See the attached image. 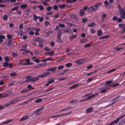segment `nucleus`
Instances as JSON below:
<instances>
[{"mask_svg": "<svg viewBox=\"0 0 125 125\" xmlns=\"http://www.w3.org/2000/svg\"><path fill=\"white\" fill-rule=\"evenodd\" d=\"M101 4V3L95 4L94 5L89 7L88 8V10L91 11H94L96 10L98 8L99 5Z\"/></svg>", "mask_w": 125, "mask_h": 125, "instance_id": "nucleus-1", "label": "nucleus"}, {"mask_svg": "<svg viewBox=\"0 0 125 125\" xmlns=\"http://www.w3.org/2000/svg\"><path fill=\"white\" fill-rule=\"evenodd\" d=\"M26 78L27 79L25 81V82H27L28 81L34 82L39 80L38 77H31L30 76H28L26 77Z\"/></svg>", "mask_w": 125, "mask_h": 125, "instance_id": "nucleus-2", "label": "nucleus"}, {"mask_svg": "<svg viewBox=\"0 0 125 125\" xmlns=\"http://www.w3.org/2000/svg\"><path fill=\"white\" fill-rule=\"evenodd\" d=\"M24 97V96H21L17 98L15 100L10 102V104L11 105L12 104H15L19 102L22 101V100L24 99L22 98Z\"/></svg>", "mask_w": 125, "mask_h": 125, "instance_id": "nucleus-3", "label": "nucleus"}, {"mask_svg": "<svg viewBox=\"0 0 125 125\" xmlns=\"http://www.w3.org/2000/svg\"><path fill=\"white\" fill-rule=\"evenodd\" d=\"M35 41L38 42L40 43H42L43 44H45L46 43V42L44 40L39 37H37L35 38Z\"/></svg>", "mask_w": 125, "mask_h": 125, "instance_id": "nucleus-4", "label": "nucleus"}, {"mask_svg": "<svg viewBox=\"0 0 125 125\" xmlns=\"http://www.w3.org/2000/svg\"><path fill=\"white\" fill-rule=\"evenodd\" d=\"M119 13L122 19H125V10L124 9L120 11H119Z\"/></svg>", "mask_w": 125, "mask_h": 125, "instance_id": "nucleus-5", "label": "nucleus"}, {"mask_svg": "<svg viewBox=\"0 0 125 125\" xmlns=\"http://www.w3.org/2000/svg\"><path fill=\"white\" fill-rule=\"evenodd\" d=\"M108 88V86H105L102 87L99 89L100 90V93H102L105 92L106 91V89Z\"/></svg>", "mask_w": 125, "mask_h": 125, "instance_id": "nucleus-6", "label": "nucleus"}, {"mask_svg": "<svg viewBox=\"0 0 125 125\" xmlns=\"http://www.w3.org/2000/svg\"><path fill=\"white\" fill-rule=\"evenodd\" d=\"M98 95V93L94 94L92 95L89 96L87 97L86 98L83 99V100H85V101H86L87 100L90 99H92L94 97L95 95Z\"/></svg>", "mask_w": 125, "mask_h": 125, "instance_id": "nucleus-7", "label": "nucleus"}, {"mask_svg": "<svg viewBox=\"0 0 125 125\" xmlns=\"http://www.w3.org/2000/svg\"><path fill=\"white\" fill-rule=\"evenodd\" d=\"M85 60L84 59H80L77 60L76 61L75 63L79 64H81L83 63Z\"/></svg>", "mask_w": 125, "mask_h": 125, "instance_id": "nucleus-8", "label": "nucleus"}, {"mask_svg": "<svg viewBox=\"0 0 125 125\" xmlns=\"http://www.w3.org/2000/svg\"><path fill=\"white\" fill-rule=\"evenodd\" d=\"M113 82L112 81H106L105 82V86H108V87H109L112 86V84L111 83Z\"/></svg>", "mask_w": 125, "mask_h": 125, "instance_id": "nucleus-9", "label": "nucleus"}, {"mask_svg": "<svg viewBox=\"0 0 125 125\" xmlns=\"http://www.w3.org/2000/svg\"><path fill=\"white\" fill-rule=\"evenodd\" d=\"M69 29L66 28L65 29H61L59 30L60 32H62V33H65L68 32L69 31Z\"/></svg>", "mask_w": 125, "mask_h": 125, "instance_id": "nucleus-10", "label": "nucleus"}, {"mask_svg": "<svg viewBox=\"0 0 125 125\" xmlns=\"http://www.w3.org/2000/svg\"><path fill=\"white\" fill-rule=\"evenodd\" d=\"M85 13V11L83 10H81L79 12V14L81 16H83Z\"/></svg>", "mask_w": 125, "mask_h": 125, "instance_id": "nucleus-11", "label": "nucleus"}, {"mask_svg": "<svg viewBox=\"0 0 125 125\" xmlns=\"http://www.w3.org/2000/svg\"><path fill=\"white\" fill-rule=\"evenodd\" d=\"M104 6L105 8H109V6L108 5L109 3L107 0L105 1L104 2Z\"/></svg>", "mask_w": 125, "mask_h": 125, "instance_id": "nucleus-12", "label": "nucleus"}, {"mask_svg": "<svg viewBox=\"0 0 125 125\" xmlns=\"http://www.w3.org/2000/svg\"><path fill=\"white\" fill-rule=\"evenodd\" d=\"M93 108L92 107H90L86 110V113H89L92 112L93 111Z\"/></svg>", "mask_w": 125, "mask_h": 125, "instance_id": "nucleus-13", "label": "nucleus"}, {"mask_svg": "<svg viewBox=\"0 0 125 125\" xmlns=\"http://www.w3.org/2000/svg\"><path fill=\"white\" fill-rule=\"evenodd\" d=\"M29 52H30L31 53V55H33V53L32 52H31V51L25 50V51H24L22 53H23V54H26L28 53Z\"/></svg>", "mask_w": 125, "mask_h": 125, "instance_id": "nucleus-14", "label": "nucleus"}, {"mask_svg": "<svg viewBox=\"0 0 125 125\" xmlns=\"http://www.w3.org/2000/svg\"><path fill=\"white\" fill-rule=\"evenodd\" d=\"M28 118V116H27L25 115L23 116L22 118L20 120L21 121H22L25 120Z\"/></svg>", "mask_w": 125, "mask_h": 125, "instance_id": "nucleus-15", "label": "nucleus"}, {"mask_svg": "<svg viewBox=\"0 0 125 125\" xmlns=\"http://www.w3.org/2000/svg\"><path fill=\"white\" fill-rule=\"evenodd\" d=\"M39 17H37L35 14H34L33 16V20L35 21L38 20Z\"/></svg>", "mask_w": 125, "mask_h": 125, "instance_id": "nucleus-16", "label": "nucleus"}, {"mask_svg": "<svg viewBox=\"0 0 125 125\" xmlns=\"http://www.w3.org/2000/svg\"><path fill=\"white\" fill-rule=\"evenodd\" d=\"M44 109V108L42 107L39 108L36 110L34 112L35 113H37L38 112Z\"/></svg>", "mask_w": 125, "mask_h": 125, "instance_id": "nucleus-17", "label": "nucleus"}, {"mask_svg": "<svg viewBox=\"0 0 125 125\" xmlns=\"http://www.w3.org/2000/svg\"><path fill=\"white\" fill-rule=\"evenodd\" d=\"M79 85V84H74L72 86H71L70 88V89H71V88H74L78 86Z\"/></svg>", "mask_w": 125, "mask_h": 125, "instance_id": "nucleus-18", "label": "nucleus"}, {"mask_svg": "<svg viewBox=\"0 0 125 125\" xmlns=\"http://www.w3.org/2000/svg\"><path fill=\"white\" fill-rule=\"evenodd\" d=\"M119 85V84L117 83H112V85L113 86V87H115Z\"/></svg>", "mask_w": 125, "mask_h": 125, "instance_id": "nucleus-19", "label": "nucleus"}, {"mask_svg": "<svg viewBox=\"0 0 125 125\" xmlns=\"http://www.w3.org/2000/svg\"><path fill=\"white\" fill-rule=\"evenodd\" d=\"M68 70L67 69L66 70H63V72H61V73H59L58 75H59L61 74V73L62 74H63L65 73H66L67 71Z\"/></svg>", "mask_w": 125, "mask_h": 125, "instance_id": "nucleus-20", "label": "nucleus"}, {"mask_svg": "<svg viewBox=\"0 0 125 125\" xmlns=\"http://www.w3.org/2000/svg\"><path fill=\"white\" fill-rule=\"evenodd\" d=\"M27 4H25L22 5L21 6V7L22 9H25L27 6Z\"/></svg>", "mask_w": 125, "mask_h": 125, "instance_id": "nucleus-21", "label": "nucleus"}, {"mask_svg": "<svg viewBox=\"0 0 125 125\" xmlns=\"http://www.w3.org/2000/svg\"><path fill=\"white\" fill-rule=\"evenodd\" d=\"M95 23L94 22H93L91 23L90 24L88 25L87 26L90 27H92L95 25Z\"/></svg>", "mask_w": 125, "mask_h": 125, "instance_id": "nucleus-22", "label": "nucleus"}, {"mask_svg": "<svg viewBox=\"0 0 125 125\" xmlns=\"http://www.w3.org/2000/svg\"><path fill=\"white\" fill-rule=\"evenodd\" d=\"M42 99L41 98H39L36 99L35 101V102L36 103H40L42 102Z\"/></svg>", "mask_w": 125, "mask_h": 125, "instance_id": "nucleus-23", "label": "nucleus"}, {"mask_svg": "<svg viewBox=\"0 0 125 125\" xmlns=\"http://www.w3.org/2000/svg\"><path fill=\"white\" fill-rule=\"evenodd\" d=\"M5 37V36L4 35L1 36L0 35V42H2V39H4Z\"/></svg>", "mask_w": 125, "mask_h": 125, "instance_id": "nucleus-24", "label": "nucleus"}, {"mask_svg": "<svg viewBox=\"0 0 125 125\" xmlns=\"http://www.w3.org/2000/svg\"><path fill=\"white\" fill-rule=\"evenodd\" d=\"M54 81V80L52 78H51L48 81V82L50 84L51 83H52Z\"/></svg>", "mask_w": 125, "mask_h": 125, "instance_id": "nucleus-25", "label": "nucleus"}, {"mask_svg": "<svg viewBox=\"0 0 125 125\" xmlns=\"http://www.w3.org/2000/svg\"><path fill=\"white\" fill-rule=\"evenodd\" d=\"M120 120L119 118L118 117L115 120L113 121L115 124H117L119 122Z\"/></svg>", "mask_w": 125, "mask_h": 125, "instance_id": "nucleus-26", "label": "nucleus"}, {"mask_svg": "<svg viewBox=\"0 0 125 125\" xmlns=\"http://www.w3.org/2000/svg\"><path fill=\"white\" fill-rule=\"evenodd\" d=\"M8 19V16L6 14L4 15L3 17V19L4 20L6 21Z\"/></svg>", "mask_w": 125, "mask_h": 125, "instance_id": "nucleus-27", "label": "nucleus"}, {"mask_svg": "<svg viewBox=\"0 0 125 125\" xmlns=\"http://www.w3.org/2000/svg\"><path fill=\"white\" fill-rule=\"evenodd\" d=\"M87 39H83L81 40L80 41L81 43H83L86 42H87Z\"/></svg>", "mask_w": 125, "mask_h": 125, "instance_id": "nucleus-28", "label": "nucleus"}, {"mask_svg": "<svg viewBox=\"0 0 125 125\" xmlns=\"http://www.w3.org/2000/svg\"><path fill=\"white\" fill-rule=\"evenodd\" d=\"M12 41L11 39L9 40L8 41V42L7 43V45L8 46H9L12 43Z\"/></svg>", "mask_w": 125, "mask_h": 125, "instance_id": "nucleus-29", "label": "nucleus"}, {"mask_svg": "<svg viewBox=\"0 0 125 125\" xmlns=\"http://www.w3.org/2000/svg\"><path fill=\"white\" fill-rule=\"evenodd\" d=\"M62 33V32H60V30H59V32L57 35V38H61Z\"/></svg>", "mask_w": 125, "mask_h": 125, "instance_id": "nucleus-30", "label": "nucleus"}, {"mask_svg": "<svg viewBox=\"0 0 125 125\" xmlns=\"http://www.w3.org/2000/svg\"><path fill=\"white\" fill-rule=\"evenodd\" d=\"M17 75V73L15 72L12 73L10 74V75L11 76L13 77L16 76Z\"/></svg>", "mask_w": 125, "mask_h": 125, "instance_id": "nucleus-31", "label": "nucleus"}, {"mask_svg": "<svg viewBox=\"0 0 125 125\" xmlns=\"http://www.w3.org/2000/svg\"><path fill=\"white\" fill-rule=\"evenodd\" d=\"M57 68V67H55L52 68H51V71L52 72H54L56 70Z\"/></svg>", "mask_w": 125, "mask_h": 125, "instance_id": "nucleus-32", "label": "nucleus"}, {"mask_svg": "<svg viewBox=\"0 0 125 125\" xmlns=\"http://www.w3.org/2000/svg\"><path fill=\"white\" fill-rule=\"evenodd\" d=\"M42 4L46 6H49L50 5L48 4L46 1H44L42 3Z\"/></svg>", "mask_w": 125, "mask_h": 125, "instance_id": "nucleus-33", "label": "nucleus"}, {"mask_svg": "<svg viewBox=\"0 0 125 125\" xmlns=\"http://www.w3.org/2000/svg\"><path fill=\"white\" fill-rule=\"evenodd\" d=\"M102 34V33L101 31L100 30H99L98 31V34L97 35L98 36H100Z\"/></svg>", "mask_w": 125, "mask_h": 125, "instance_id": "nucleus-34", "label": "nucleus"}, {"mask_svg": "<svg viewBox=\"0 0 125 125\" xmlns=\"http://www.w3.org/2000/svg\"><path fill=\"white\" fill-rule=\"evenodd\" d=\"M120 97V95H118L116 96L115 98H114L112 100V101H115L118 99V98H119Z\"/></svg>", "mask_w": 125, "mask_h": 125, "instance_id": "nucleus-35", "label": "nucleus"}, {"mask_svg": "<svg viewBox=\"0 0 125 125\" xmlns=\"http://www.w3.org/2000/svg\"><path fill=\"white\" fill-rule=\"evenodd\" d=\"M124 49V48H122V47H119L117 48V46H116L115 47V50H116L117 51H119L121 49Z\"/></svg>", "mask_w": 125, "mask_h": 125, "instance_id": "nucleus-36", "label": "nucleus"}, {"mask_svg": "<svg viewBox=\"0 0 125 125\" xmlns=\"http://www.w3.org/2000/svg\"><path fill=\"white\" fill-rule=\"evenodd\" d=\"M38 8H39L40 10H43V6L42 5L38 6Z\"/></svg>", "mask_w": 125, "mask_h": 125, "instance_id": "nucleus-37", "label": "nucleus"}, {"mask_svg": "<svg viewBox=\"0 0 125 125\" xmlns=\"http://www.w3.org/2000/svg\"><path fill=\"white\" fill-rule=\"evenodd\" d=\"M46 75L45 74V73H44V74H42L41 75H40L38 77L39 78V77L43 78H44V77H46Z\"/></svg>", "mask_w": 125, "mask_h": 125, "instance_id": "nucleus-38", "label": "nucleus"}, {"mask_svg": "<svg viewBox=\"0 0 125 125\" xmlns=\"http://www.w3.org/2000/svg\"><path fill=\"white\" fill-rule=\"evenodd\" d=\"M54 52L53 51H51V52H49V55L51 56H52L54 55Z\"/></svg>", "mask_w": 125, "mask_h": 125, "instance_id": "nucleus-39", "label": "nucleus"}, {"mask_svg": "<svg viewBox=\"0 0 125 125\" xmlns=\"http://www.w3.org/2000/svg\"><path fill=\"white\" fill-rule=\"evenodd\" d=\"M12 121V120H8L7 121H6L5 122H4L2 123V124H7L10 123V122H11Z\"/></svg>", "mask_w": 125, "mask_h": 125, "instance_id": "nucleus-40", "label": "nucleus"}, {"mask_svg": "<svg viewBox=\"0 0 125 125\" xmlns=\"http://www.w3.org/2000/svg\"><path fill=\"white\" fill-rule=\"evenodd\" d=\"M52 9V7H48L47 8V10L49 11H50V10Z\"/></svg>", "mask_w": 125, "mask_h": 125, "instance_id": "nucleus-41", "label": "nucleus"}, {"mask_svg": "<svg viewBox=\"0 0 125 125\" xmlns=\"http://www.w3.org/2000/svg\"><path fill=\"white\" fill-rule=\"evenodd\" d=\"M77 36V35H75L73 36H71L70 37V39L71 40H72L73 39L75 38Z\"/></svg>", "mask_w": 125, "mask_h": 125, "instance_id": "nucleus-42", "label": "nucleus"}, {"mask_svg": "<svg viewBox=\"0 0 125 125\" xmlns=\"http://www.w3.org/2000/svg\"><path fill=\"white\" fill-rule=\"evenodd\" d=\"M9 65V63L7 62H5L3 64L4 67H6L8 66Z\"/></svg>", "mask_w": 125, "mask_h": 125, "instance_id": "nucleus-43", "label": "nucleus"}, {"mask_svg": "<svg viewBox=\"0 0 125 125\" xmlns=\"http://www.w3.org/2000/svg\"><path fill=\"white\" fill-rule=\"evenodd\" d=\"M59 8L62 9L65 7V5L64 4H62V5H59Z\"/></svg>", "mask_w": 125, "mask_h": 125, "instance_id": "nucleus-44", "label": "nucleus"}, {"mask_svg": "<svg viewBox=\"0 0 125 125\" xmlns=\"http://www.w3.org/2000/svg\"><path fill=\"white\" fill-rule=\"evenodd\" d=\"M12 55L13 57L16 58L17 55V54L16 52H13L12 53Z\"/></svg>", "mask_w": 125, "mask_h": 125, "instance_id": "nucleus-45", "label": "nucleus"}, {"mask_svg": "<svg viewBox=\"0 0 125 125\" xmlns=\"http://www.w3.org/2000/svg\"><path fill=\"white\" fill-rule=\"evenodd\" d=\"M125 26V25L124 24H119V27L120 28H122L124 27Z\"/></svg>", "mask_w": 125, "mask_h": 125, "instance_id": "nucleus-46", "label": "nucleus"}, {"mask_svg": "<svg viewBox=\"0 0 125 125\" xmlns=\"http://www.w3.org/2000/svg\"><path fill=\"white\" fill-rule=\"evenodd\" d=\"M87 21V19L86 18H83L82 20V21L83 23H85Z\"/></svg>", "mask_w": 125, "mask_h": 125, "instance_id": "nucleus-47", "label": "nucleus"}, {"mask_svg": "<svg viewBox=\"0 0 125 125\" xmlns=\"http://www.w3.org/2000/svg\"><path fill=\"white\" fill-rule=\"evenodd\" d=\"M59 27L60 28H65V25L63 24L60 23L59 25Z\"/></svg>", "mask_w": 125, "mask_h": 125, "instance_id": "nucleus-48", "label": "nucleus"}, {"mask_svg": "<svg viewBox=\"0 0 125 125\" xmlns=\"http://www.w3.org/2000/svg\"><path fill=\"white\" fill-rule=\"evenodd\" d=\"M66 67H69L72 66V64L71 63H68L66 64Z\"/></svg>", "mask_w": 125, "mask_h": 125, "instance_id": "nucleus-49", "label": "nucleus"}, {"mask_svg": "<svg viewBox=\"0 0 125 125\" xmlns=\"http://www.w3.org/2000/svg\"><path fill=\"white\" fill-rule=\"evenodd\" d=\"M63 68L64 66L63 65H61L58 67V70H60L62 69H63Z\"/></svg>", "mask_w": 125, "mask_h": 125, "instance_id": "nucleus-50", "label": "nucleus"}, {"mask_svg": "<svg viewBox=\"0 0 125 125\" xmlns=\"http://www.w3.org/2000/svg\"><path fill=\"white\" fill-rule=\"evenodd\" d=\"M125 122L124 119H123L121 120L119 123V125H122L124 124Z\"/></svg>", "mask_w": 125, "mask_h": 125, "instance_id": "nucleus-51", "label": "nucleus"}, {"mask_svg": "<svg viewBox=\"0 0 125 125\" xmlns=\"http://www.w3.org/2000/svg\"><path fill=\"white\" fill-rule=\"evenodd\" d=\"M18 7H16L14 8H13L10 11V12H11L12 11H14V10H17L18 9Z\"/></svg>", "mask_w": 125, "mask_h": 125, "instance_id": "nucleus-52", "label": "nucleus"}, {"mask_svg": "<svg viewBox=\"0 0 125 125\" xmlns=\"http://www.w3.org/2000/svg\"><path fill=\"white\" fill-rule=\"evenodd\" d=\"M115 68L111 70L108 71L107 73H110L114 72V71H115Z\"/></svg>", "mask_w": 125, "mask_h": 125, "instance_id": "nucleus-53", "label": "nucleus"}, {"mask_svg": "<svg viewBox=\"0 0 125 125\" xmlns=\"http://www.w3.org/2000/svg\"><path fill=\"white\" fill-rule=\"evenodd\" d=\"M117 6L118 8L119 11H120L121 10H122L124 9L122 8H121L119 4Z\"/></svg>", "mask_w": 125, "mask_h": 125, "instance_id": "nucleus-54", "label": "nucleus"}, {"mask_svg": "<svg viewBox=\"0 0 125 125\" xmlns=\"http://www.w3.org/2000/svg\"><path fill=\"white\" fill-rule=\"evenodd\" d=\"M53 9L55 10H57L58 9V6L57 5H54L53 7Z\"/></svg>", "mask_w": 125, "mask_h": 125, "instance_id": "nucleus-55", "label": "nucleus"}, {"mask_svg": "<svg viewBox=\"0 0 125 125\" xmlns=\"http://www.w3.org/2000/svg\"><path fill=\"white\" fill-rule=\"evenodd\" d=\"M5 61L6 62H8L9 60V58L8 56L5 57Z\"/></svg>", "mask_w": 125, "mask_h": 125, "instance_id": "nucleus-56", "label": "nucleus"}, {"mask_svg": "<svg viewBox=\"0 0 125 125\" xmlns=\"http://www.w3.org/2000/svg\"><path fill=\"white\" fill-rule=\"evenodd\" d=\"M76 82V81H72L69 82L68 84L69 85L72 84L73 83H75Z\"/></svg>", "mask_w": 125, "mask_h": 125, "instance_id": "nucleus-57", "label": "nucleus"}, {"mask_svg": "<svg viewBox=\"0 0 125 125\" xmlns=\"http://www.w3.org/2000/svg\"><path fill=\"white\" fill-rule=\"evenodd\" d=\"M93 80V78H90L88 79L87 80V82H88L89 83L91 82V81H92Z\"/></svg>", "mask_w": 125, "mask_h": 125, "instance_id": "nucleus-58", "label": "nucleus"}, {"mask_svg": "<svg viewBox=\"0 0 125 125\" xmlns=\"http://www.w3.org/2000/svg\"><path fill=\"white\" fill-rule=\"evenodd\" d=\"M118 18L116 16H114L113 18V20L114 21H116L117 20Z\"/></svg>", "mask_w": 125, "mask_h": 125, "instance_id": "nucleus-59", "label": "nucleus"}, {"mask_svg": "<svg viewBox=\"0 0 125 125\" xmlns=\"http://www.w3.org/2000/svg\"><path fill=\"white\" fill-rule=\"evenodd\" d=\"M23 25L22 24H20L19 25V28L20 29H22L23 28Z\"/></svg>", "mask_w": 125, "mask_h": 125, "instance_id": "nucleus-60", "label": "nucleus"}, {"mask_svg": "<svg viewBox=\"0 0 125 125\" xmlns=\"http://www.w3.org/2000/svg\"><path fill=\"white\" fill-rule=\"evenodd\" d=\"M91 45L90 43L87 44L84 46L85 48H86L89 47Z\"/></svg>", "mask_w": 125, "mask_h": 125, "instance_id": "nucleus-61", "label": "nucleus"}, {"mask_svg": "<svg viewBox=\"0 0 125 125\" xmlns=\"http://www.w3.org/2000/svg\"><path fill=\"white\" fill-rule=\"evenodd\" d=\"M122 21V20L121 18H118L117 21L118 22H120Z\"/></svg>", "mask_w": 125, "mask_h": 125, "instance_id": "nucleus-62", "label": "nucleus"}, {"mask_svg": "<svg viewBox=\"0 0 125 125\" xmlns=\"http://www.w3.org/2000/svg\"><path fill=\"white\" fill-rule=\"evenodd\" d=\"M43 19V18L42 17H41L39 19V21L40 22H42Z\"/></svg>", "mask_w": 125, "mask_h": 125, "instance_id": "nucleus-63", "label": "nucleus"}, {"mask_svg": "<svg viewBox=\"0 0 125 125\" xmlns=\"http://www.w3.org/2000/svg\"><path fill=\"white\" fill-rule=\"evenodd\" d=\"M29 34L30 35H32L34 34V32L32 31H31L29 32Z\"/></svg>", "mask_w": 125, "mask_h": 125, "instance_id": "nucleus-64", "label": "nucleus"}]
</instances>
